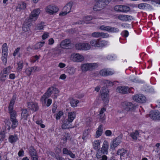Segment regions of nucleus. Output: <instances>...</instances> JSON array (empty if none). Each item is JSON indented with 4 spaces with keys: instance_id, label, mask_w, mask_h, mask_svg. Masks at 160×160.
I'll list each match as a JSON object with an SVG mask.
<instances>
[{
    "instance_id": "obj_7",
    "label": "nucleus",
    "mask_w": 160,
    "mask_h": 160,
    "mask_svg": "<svg viewBox=\"0 0 160 160\" xmlns=\"http://www.w3.org/2000/svg\"><path fill=\"white\" fill-rule=\"evenodd\" d=\"M40 10L38 9H36L34 10L31 12L29 16V20L30 22L32 21H35L37 19L38 16L40 13Z\"/></svg>"
},
{
    "instance_id": "obj_16",
    "label": "nucleus",
    "mask_w": 160,
    "mask_h": 160,
    "mask_svg": "<svg viewBox=\"0 0 160 160\" xmlns=\"http://www.w3.org/2000/svg\"><path fill=\"white\" fill-rule=\"evenodd\" d=\"M72 122L68 120V119H66L63 122V124L62 125V128L63 129H67L69 128H71L72 127Z\"/></svg>"
},
{
    "instance_id": "obj_8",
    "label": "nucleus",
    "mask_w": 160,
    "mask_h": 160,
    "mask_svg": "<svg viewBox=\"0 0 160 160\" xmlns=\"http://www.w3.org/2000/svg\"><path fill=\"white\" fill-rule=\"evenodd\" d=\"M133 99L137 102L143 103L146 101V97L143 94H140L133 96Z\"/></svg>"
},
{
    "instance_id": "obj_63",
    "label": "nucleus",
    "mask_w": 160,
    "mask_h": 160,
    "mask_svg": "<svg viewBox=\"0 0 160 160\" xmlns=\"http://www.w3.org/2000/svg\"><path fill=\"white\" fill-rule=\"evenodd\" d=\"M98 116L99 119L102 121H104L105 119V114H99Z\"/></svg>"
},
{
    "instance_id": "obj_27",
    "label": "nucleus",
    "mask_w": 160,
    "mask_h": 160,
    "mask_svg": "<svg viewBox=\"0 0 160 160\" xmlns=\"http://www.w3.org/2000/svg\"><path fill=\"white\" fill-rule=\"evenodd\" d=\"M89 71H92L95 70L98 67V64L95 63H88Z\"/></svg>"
},
{
    "instance_id": "obj_18",
    "label": "nucleus",
    "mask_w": 160,
    "mask_h": 160,
    "mask_svg": "<svg viewBox=\"0 0 160 160\" xmlns=\"http://www.w3.org/2000/svg\"><path fill=\"white\" fill-rule=\"evenodd\" d=\"M103 126L102 125H100L97 128V130L96 132L95 135L96 138H98L102 135L103 132Z\"/></svg>"
},
{
    "instance_id": "obj_15",
    "label": "nucleus",
    "mask_w": 160,
    "mask_h": 160,
    "mask_svg": "<svg viewBox=\"0 0 160 160\" xmlns=\"http://www.w3.org/2000/svg\"><path fill=\"white\" fill-rule=\"evenodd\" d=\"M108 150V143L106 140H105L103 143L102 146L100 150L103 154H107Z\"/></svg>"
},
{
    "instance_id": "obj_45",
    "label": "nucleus",
    "mask_w": 160,
    "mask_h": 160,
    "mask_svg": "<svg viewBox=\"0 0 160 160\" xmlns=\"http://www.w3.org/2000/svg\"><path fill=\"white\" fill-rule=\"evenodd\" d=\"M83 43L78 42L75 45V47L76 49L79 50H82V46Z\"/></svg>"
},
{
    "instance_id": "obj_23",
    "label": "nucleus",
    "mask_w": 160,
    "mask_h": 160,
    "mask_svg": "<svg viewBox=\"0 0 160 160\" xmlns=\"http://www.w3.org/2000/svg\"><path fill=\"white\" fill-rule=\"evenodd\" d=\"M92 18H93L91 16H88L85 17L83 18V19L84 20H80L78 22H77L76 23L78 24H83L85 22L89 21L92 19Z\"/></svg>"
},
{
    "instance_id": "obj_64",
    "label": "nucleus",
    "mask_w": 160,
    "mask_h": 160,
    "mask_svg": "<svg viewBox=\"0 0 160 160\" xmlns=\"http://www.w3.org/2000/svg\"><path fill=\"white\" fill-rule=\"evenodd\" d=\"M36 122L37 124L39 125L42 128H43L45 127V125L42 123V121L41 120L37 121Z\"/></svg>"
},
{
    "instance_id": "obj_25",
    "label": "nucleus",
    "mask_w": 160,
    "mask_h": 160,
    "mask_svg": "<svg viewBox=\"0 0 160 160\" xmlns=\"http://www.w3.org/2000/svg\"><path fill=\"white\" fill-rule=\"evenodd\" d=\"M37 69V68L35 67L28 68L26 69L25 72L27 75L29 76L32 72H35V70Z\"/></svg>"
},
{
    "instance_id": "obj_22",
    "label": "nucleus",
    "mask_w": 160,
    "mask_h": 160,
    "mask_svg": "<svg viewBox=\"0 0 160 160\" xmlns=\"http://www.w3.org/2000/svg\"><path fill=\"white\" fill-rule=\"evenodd\" d=\"M72 5V2H70L64 7L63 11L68 13H69L70 12Z\"/></svg>"
},
{
    "instance_id": "obj_56",
    "label": "nucleus",
    "mask_w": 160,
    "mask_h": 160,
    "mask_svg": "<svg viewBox=\"0 0 160 160\" xmlns=\"http://www.w3.org/2000/svg\"><path fill=\"white\" fill-rule=\"evenodd\" d=\"M106 59L108 60H112L116 59V57L115 55H108L106 57Z\"/></svg>"
},
{
    "instance_id": "obj_50",
    "label": "nucleus",
    "mask_w": 160,
    "mask_h": 160,
    "mask_svg": "<svg viewBox=\"0 0 160 160\" xmlns=\"http://www.w3.org/2000/svg\"><path fill=\"white\" fill-rule=\"evenodd\" d=\"M18 67L17 69L18 70H21L23 67V62L22 61H20L18 63Z\"/></svg>"
},
{
    "instance_id": "obj_37",
    "label": "nucleus",
    "mask_w": 160,
    "mask_h": 160,
    "mask_svg": "<svg viewBox=\"0 0 160 160\" xmlns=\"http://www.w3.org/2000/svg\"><path fill=\"white\" fill-rule=\"evenodd\" d=\"M10 67H8L7 68H4L1 72V74H3L8 76L9 73L10 72V70L11 69Z\"/></svg>"
},
{
    "instance_id": "obj_58",
    "label": "nucleus",
    "mask_w": 160,
    "mask_h": 160,
    "mask_svg": "<svg viewBox=\"0 0 160 160\" xmlns=\"http://www.w3.org/2000/svg\"><path fill=\"white\" fill-rule=\"evenodd\" d=\"M126 21H129L134 19L133 17L131 15H126Z\"/></svg>"
},
{
    "instance_id": "obj_54",
    "label": "nucleus",
    "mask_w": 160,
    "mask_h": 160,
    "mask_svg": "<svg viewBox=\"0 0 160 160\" xmlns=\"http://www.w3.org/2000/svg\"><path fill=\"white\" fill-rule=\"evenodd\" d=\"M7 77V76L4 75L3 74H1L0 73V80L1 81L4 82L6 80V77Z\"/></svg>"
},
{
    "instance_id": "obj_35",
    "label": "nucleus",
    "mask_w": 160,
    "mask_h": 160,
    "mask_svg": "<svg viewBox=\"0 0 160 160\" xmlns=\"http://www.w3.org/2000/svg\"><path fill=\"white\" fill-rule=\"evenodd\" d=\"M17 140V136L15 135H11L10 136L9 138V142L12 143L16 142Z\"/></svg>"
},
{
    "instance_id": "obj_19",
    "label": "nucleus",
    "mask_w": 160,
    "mask_h": 160,
    "mask_svg": "<svg viewBox=\"0 0 160 160\" xmlns=\"http://www.w3.org/2000/svg\"><path fill=\"white\" fill-rule=\"evenodd\" d=\"M117 90L119 93L123 94L129 92V89L126 87H119Z\"/></svg>"
},
{
    "instance_id": "obj_40",
    "label": "nucleus",
    "mask_w": 160,
    "mask_h": 160,
    "mask_svg": "<svg viewBox=\"0 0 160 160\" xmlns=\"http://www.w3.org/2000/svg\"><path fill=\"white\" fill-rule=\"evenodd\" d=\"M126 153V151L123 149H119L117 152V154L121 156H123Z\"/></svg>"
},
{
    "instance_id": "obj_26",
    "label": "nucleus",
    "mask_w": 160,
    "mask_h": 160,
    "mask_svg": "<svg viewBox=\"0 0 160 160\" xmlns=\"http://www.w3.org/2000/svg\"><path fill=\"white\" fill-rule=\"evenodd\" d=\"M76 117V112H72L68 113V120H70L72 122Z\"/></svg>"
},
{
    "instance_id": "obj_48",
    "label": "nucleus",
    "mask_w": 160,
    "mask_h": 160,
    "mask_svg": "<svg viewBox=\"0 0 160 160\" xmlns=\"http://www.w3.org/2000/svg\"><path fill=\"white\" fill-rule=\"evenodd\" d=\"M11 121L12 122V128H15L18 125V122L16 118L11 119Z\"/></svg>"
},
{
    "instance_id": "obj_62",
    "label": "nucleus",
    "mask_w": 160,
    "mask_h": 160,
    "mask_svg": "<svg viewBox=\"0 0 160 160\" xmlns=\"http://www.w3.org/2000/svg\"><path fill=\"white\" fill-rule=\"evenodd\" d=\"M105 83L106 84L107 86H112L113 85V82L108 80H105Z\"/></svg>"
},
{
    "instance_id": "obj_43",
    "label": "nucleus",
    "mask_w": 160,
    "mask_h": 160,
    "mask_svg": "<svg viewBox=\"0 0 160 160\" xmlns=\"http://www.w3.org/2000/svg\"><path fill=\"white\" fill-rule=\"evenodd\" d=\"M119 29L117 28L109 26L108 32H119Z\"/></svg>"
},
{
    "instance_id": "obj_2",
    "label": "nucleus",
    "mask_w": 160,
    "mask_h": 160,
    "mask_svg": "<svg viewBox=\"0 0 160 160\" xmlns=\"http://www.w3.org/2000/svg\"><path fill=\"white\" fill-rule=\"evenodd\" d=\"M111 1V0H95L96 3L93 6V10L95 12L101 11L104 8L106 5Z\"/></svg>"
},
{
    "instance_id": "obj_4",
    "label": "nucleus",
    "mask_w": 160,
    "mask_h": 160,
    "mask_svg": "<svg viewBox=\"0 0 160 160\" xmlns=\"http://www.w3.org/2000/svg\"><path fill=\"white\" fill-rule=\"evenodd\" d=\"M108 92L107 88H103L101 91V98L105 104H107L109 102Z\"/></svg>"
},
{
    "instance_id": "obj_20",
    "label": "nucleus",
    "mask_w": 160,
    "mask_h": 160,
    "mask_svg": "<svg viewBox=\"0 0 160 160\" xmlns=\"http://www.w3.org/2000/svg\"><path fill=\"white\" fill-rule=\"evenodd\" d=\"M26 7L25 3L21 2L19 3L16 7V10L18 12H20L22 10L24 9Z\"/></svg>"
},
{
    "instance_id": "obj_21",
    "label": "nucleus",
    "mask_w": 160,
    "mask_h": 160,
    "mask_svg": "<svg viewBox=\"0 0 160 160\" xmlns=\"http://www.w3.org/2000/svg\"><path fill=\"white\" fill-rule=\"evenodd\" d=\"M28 116L27 110L26 109H23L22 110V112L21 113V120L23 122L27 120V118Z\"/></svg>"
},
{
    "instance_id": "obj_9",
    "label": "nucleus",
    "mask_w": 160,
    "mask_h": 160,
    "mask_svg": "<svg viewBox=\"0 0 160 160\" xmlns=\"http://www.w3.org/2000/svg\"><path fill=\"white\" fill-rule=\"evenodd\" d=\"M149 116L153 120H160V113L157 110L151 111L150 112Z\"/></svg>"
},
{
    "instance_id": "obj_34",
    "label": "nucleus",
    "mask_w": 160,
    "mask_h": 160,
    "mask_svg": "<svg viewBox=\"0 0 160 160\" xmlns=\"http://www.w3.org/2000/svg\"><path fill=\"white\" fill-rule=\"evenodd\" d=\"M79 102V101L77 99H72L70 100V104L72 107H75L77 106V104Z\"/></svg>"
},
{
    "instance_id": "obj_10",
    "label": "nucleus",
    "mask_w": 160,
    "mask_h": 160,
    "mask_svg": "<svg viewBox=\"0 0 160 160\" xmlns=\"http://www.w3.org/2000/svg\"><path fill=\"white\" fill-rule=\"evenodd\" d=\"M122 137L119 136L114 140L111 143L110 148L114 149L118 146L121 142Z\"/></svg>"
},
{
    "instance_id": "obj_6",
    "label": "nucleus",
    "mask_w": 160,
    "mask_h": 160,
    "mask_svg": "<svg viewBox=\"0 0 160 160\" xmlns=\"http://www.w3.org/2000/svg\"><path fill=\"white\" fill-rule=\"evenodd\" d=\"M52 89H53V87L50 88L47 92H46L42 97L41 100L42 103L45 105L47 99L49 97L52 93L53 91Z\"/></svg>"
},
{
    "instance_id": "obj_46",
    "label": "nucleus",
    "mask_w": 160,
    "mask_h": 160,
    "mask_svg": "<svg viewBox=\"0 0 160 160\" xmlns=\"http://www.w3.org/2000/svg\"><path fill=\"white\" fill-rule=\"evenodd\" d=\"M122 5H117L115 6L114 7V10L118 12H122Z\"/></svg>"
},
{
    "instance_id": "obj_36",
    "label": "nucleus",
    "mask_w": 160,
    "mask_h": 160,
    "mask_svg": "<svg viewBox=\"0 0 160 160\" xmlns=\"http://www.w3.org/2000/svg\"><path fill=\"white\" fill-rule=\"evenodd\" d=\"M122 12L127 13L130 10V8L127 5H122Z\"/></svg>"
},
{
    "instance_id": "obj_3",
    "label": "nucleus",
    "mask_w": 160,
    "mask_h": 160,
    "mask_svg": "<svg viewBox=\"0 0 160 160\" xmlns=\"http://www.w3.org/2000/svg\"><path fill=\"white\" fill-rule=\"evenodd\" d=\"M16 99V98L15 96H13L12 98L8 107V110L11 116V120L16 118V112L15 111L13 110V106L14 104Z\"/></svg>"
},
{
    "instance_id": "obj_29",
    "label": "nucleus",
    "mask_w": 160,
    "mask_h": 160,
    "mask_svg": "<svg viewBox=\"0 0 160 160\" xmlns=\"http://www.w3.org/2000/svg\"><path fill=\"white\" fill-rule=\"evenodd\" d=\"M90 130L89 129L85 130L83 133L82 139L85 140L89 138L90 136Z\"/></svg>"
},
{
    "instance_id": "obj_33",
    "label": "nucleus",
    "mask_w": 160,
    "mask_h": 160,
    "mask_svg": "<svg viewBox=\"0 0 160 160\" xmlns=\"http://www.w3.org/2000/svg\"><path fill=\"white\" fill-rule=\"evenodd\" d=\"M139 134L138 131H136L131 133L130 136L134 140H136L139 136Z\"/></svg>"
},
{
    "instance_id": "obj_59",
    "label": "nucleus",
    "mask_w": 160,
    "mask_h": 160,
    "mask_svg": "<svg viewBox=\"0 0 160 160\" xmlns=\"http://www.w3.org/2000/svg\"><path fill=\"white\" fill-rule=\"evenodd\" d=\"M69 134L68 133H65L64 135V136L63 137V140L64 141L63 143L65 142H66L67 140L69 139Z\"/></svg>"
},
{
    "instance_id": "obj_32",
    "label": "nucleus",
    "mask_w": 160,
    "mask_h": 160,
    "mask_svg": "<svg viewBox=\"0 0 160 160\" xmlns=\"http://www.w3.org/2000/svg\"><path fill=\"white\" fill-rule=\"evenodd\" d=\"M30 23H27L25 21V23L23 24L22 26V30L25 32H27L30 30Z\"/></svg>"
},
{
    "instance_id": "obj_30",
    "label": "nucleus",
    "mask_w": 160,
    "mask_h": 160,
    "mask_svg": "<svg viewBox=\"0 0 160 160\" xmlns=\"http://www.w3.org/2000/svg\"><path fill=\"white\" fill-rule=\"evenodd\" d=\"M93 148L95 150L98 149L100 147V142L99 140H95L92 143Z\"/></svg>"
},
{
    "instance_id": "obj_61",
    "label": "nucleus",
    "mask_w": 160,
    "mask_h": 160,
    "mask_svg": "<svg viewBox=\"0 0 160 160\" xmlns=\"http://www.w3.org/2000/svg\"><path fill=\"white\" fill-rule=\"evenodd\" d=\"M5 137V134L4 132H2L0 133V143Z\"/></svg>"
},
{
    "instance_id": "obj_12",
    "label": "nucleus",
    "mask_w": 160,
    "mask_h": 160,
    "mask_svg": "<svg viewBox=\"0 0 160 160\" xmlns=\"http://www.w3.org/2000/svg\"><path fill=\"white\" fill-rule=\"evenodd\" d=\"M92 36L95 38L101 37L102 38H107L109 37V34L106 33L96 32L92 34Z\"/></svg>"
},
{
    "instance_id": "obj_60",
    "label": "nucleus",
    "mask_w": 160,
    "mask_h": 160,
    "mask_svg": "<svg viewBox=\"0 0 160 160\" xmlns=\"http://www.w3.org/2000/svg\"><path fill=\"white\" fill-rule=\"evenodd\" d=\"M8 53L2 52V60H7Z\"/></svg>"
},
{
    "instance_id": "obj_53",
    "label": "nucleus",
    "mask_w": 160,
    "mask_h": 160,
    "mask_svg": "<svg viewBox=\"0 0 160 160\" xmlns=\"http://www.w3.org/2000/svg\"><path fill=\"white\" fill-rule=\"evenodd\" d=\"M109 26H106L105 25H102L100 27V29L102 30L106 31H108Z\"/></svg>"
},
{
    "instance_id": "obj_49",
    "label": "nucleus",
    "mask_w": 160,
    "mask_h": 160,
    "mask_svg": "<svg viewBox=\"0 0 160 160\" xmlns=\"http://www.w3.org/2000/svg\"><path fill=\"white\" fill-rule=\"evenodd\" d=\"M126 15L119 14L117 16V18L121 21H126Z\"/></svg>"
},
{
    "instance_id": "obj_5",
    "label": "nucleus",
    "mask_w": 160,
    "mask_h": 160,
    "mask_svg": "<svg viewBox=\"0 0 160 160\" xmlns=\"http://www.w3.org/2000/svg\"><path fill=\"white\" fill-rule=\"evenodd\" d=\"M115 73L114 71L110 68H104L99 72L100 75L103 77L112 75Z\"/></svg>"
},
{
    "instance_id": "obj_39",
    "label": "nucleus",
    "mask_w": 160,
    "mask_h": 160,
    "mask_svg": "<svg viewBox=\"0 0 160 160\" xmlns=\"http://www.w3.org/2000/svg\"><path fill=\"white\" fill-rule=\"evenodd\" d=\"M29 152L30 155L31 157H34L37 155L36 151L33 147H31L30 148Z\"/></svg>"
},
{
    "instance_id": "obj_31",
    "label": "nucleus",
    "mask_w": 160,
    "mask_h": 160,
    "mask_svg": "<svg viewBox=\"0 0 160 160\" xmlns=\"http://www.w3.org/2000/svg\"><path fill=\"white\" fill-rule=\"evenodd\" d=\"M98 43V47H102L107 45L108 44V41L103 40H100L99 39Z\"/></svg>"
},
{
    "instance_id": "obj_14",
    "label": "nucleus",
    "mask_w": 160,
    "mask_h": 160,
    "mask_svg": "<svg viewBox=\"0 0 160 160\" xmlns=\"http://www.w3.org/2000/svg\"><path fill=\"white\" fill-rule=\"evenodd\" d=\"M84 59V56L78 53H73L71 55L70 59L71 60H83Z\"/></svg>"
},
{
    "instance_id": "obj_42",
    "label": "nucleus",
    "mask_w": 160,
    "mask_h": 160,
    "mask_svg": "<svg viewBox=\"0 0 160 160\" xmlns=\"http://www.w3.org/2000/svg\"><path fill=\"white\" fill-rule=\"evenodd\" d=\"M2 52L8 53V49L7 43H4L2 46Z\"/></svg>"
},
{
    "instance_id": "obj_28",
    "label": "nucleus",
    "mask_w": 160,
    "mask_h": 160,
    "mask_svg": "<svg viewBox=\"0 0 160 160\" xmlns=\"http://www.w3.org/2000/svg\"><path fill=\"white\" fill-rule=\"evenodd\" d=\"M89 66L88 63L82 64L81 66V69L83 72H86L89 71Z\"/></svg>"
},
{
    "instance_id": "obj_13",
    "label": "nucleus",
    "mask_w": 160,
    "mask_h": 160,
    "mask_svg": "<svg viewBox=\"0 0 160 160\" xmlns=\"http://www.w3.org/2000/svg\"><path fill=\"white\" fill-rule=\"evenodd\" d=\"M62 48L64 49H68L71 47V43L69 39H66L62 41L60 44Z\"/></svg>"
},
{
    "instance_id": "obj_52",
    "label": "nucleus",
    "mask_w": 160,
    "mask_h": 160,
    "mask_svg": "<svg viewBox=\"0 0 160 160\" xmlns=\"http://www.w3.org/2000/svg\"><path fill=\"white\" fill-rule=\"evenodd\" d=\"M148 4L147 3H141L138 4V7L140 9H143L147 6Z\"/></svg>"
},
{
    "instance_id": "obj_1",
    "label": "nucleus",
    "mask_w": 160,
    "mask_h": 160,
    "mask_svg": "<svg viewBox=\"0 0 160 160\" xmlns=\"http://www.w3.org/2000/svg\"><path fill=\"white\" fill-rule=\"evenodd\" d=\"M121 107L123 109L122 110H118V112L121 113L123 112H128L135 110L136 106L132 102H124L121 104Z\"/></svg>"
},
{
    "instance_id": "obj_11",
    "label": "nucleus",
    "mask_w": 160,
    "mask_h": 160,
    "mask_svg": "<svg viewBox=\"0 0 160 160\" xmlns=\"http://www.w3.org/2000/svg\"><path fill=\"white\" fill-rule=\"evenodd\" d=\"M58 8L54 6L49 5L47 7L46 11L47 12L50 14H52L58 11Z\"/></svg>"
},
{
    "instance_id": "obj_55",
    "label": "nucleus",
    "mask_w": 160,
    "mask_h": 160,
    "mask_svg": "<svg viewBox=\"0 0 160 160\" xmlns=\"http://www.w3.org/2000/svg\"><path fill=\"white\" fill-rule=\"evenodd\" d=\"M102 153L101 150H98L97 152L96 156L97 159L100 158V157L103 156L102 155Z\"/></svg>"
},
{
    "instance_id": "obj_38",
    "label": "nucleus",
    "mask_w": 160,
    "mask_h": 160,
    "mask_svg": "<svg viewBox=\"0 0 160 160\" xmlns=\"http://www.w3.org/2000/svg\"><path fill=\"white\" fill-rule=\"evenodd\" d=\"M98 41L99 39H93L90 42V45L92 46L98 47Z\"/></svg>"
},
{
    "instance_id": "obj_41",
    "label": "nucleus",
    "mask_w": 160,
    "mask_h": 160,
    "mask_svg": "<svg viewBox=\"0 0 160 160\" xmlns=\"http://www.w3.org/2000/svg\"><path fill=\"white\" fill-rule=\"evenodd\" d=\"M45 43V42L44 41H42L41 42H40L38 43H37L36 44L35 46L34 49H39L42 47L43 46L44 44Z\"/></svg>"
},
{
    "instance_id": "obj_51",
    "label": "nucleus",
    "mask_w": 160,
    "mask_h": 160,
    "mask_svg": "<svg viewBox=\"0 0 160 160\" xmlns=\"http://www.w3.org/2000/svg\"><path fill=\"white\" fill-rule=\"evenodd\" d=\"M76 69L73 68H70L68 70V73L71 75L73 74L76 72Z\"/></svg>"
},
{
    "instance_id": "obj_44",
    "label": "nucleus",
    "mask_w": 160,
    "mask_h": 160,
    "mask_svg": "<svg viewBox=\"0 0 160 160\" xmlns=\"http://www.w3.org/2000/svg\"><path fill=\"white\" fill-rule=\"evenodd\" d=\"M82 50H88L91 48L90 45L88 43H83Z\"/></svg>"
},
{
    "instance_id": "obj_47",
    "label": "nucleus",
    "mask_w": 160,
    "mask_h": 160,
    "mask_svg": "<svg viewBox=\"0 0 160 160\" xmlns=\"http://www.w3.org/2000/svg\"><path fill=\"white\" fill-rule=\"evenodd\" d=\"M44 22H41L40 23L37 25L35 28V30H40L42 29L43 28Z\"/></svg>"
},
{
    "instance_id": "obj_57",
    "label": "nucleus",
    "mask_w": 160,
    "mask_h": 160,
    "mask_svg": "<svg viewBox=\"0 0 160 160\" xmlns=\"http://www.w3.org/2000/svg\"><path fill=\"white\" fill-rule=\"evenodd\" d=\"M63 113L62 111H59L57 114L56 119L59 120L60 119L61 117L63 115Z\"/></svg>"
},
{
    "instance_id": "obj_24",
    "label": "nucleus",
    "mask_w": 160,
    "mask_h": 160,
    "mask_svg": "<svg viewBox=\"0 0 160 160\" xmlns=\"http://www.w3.org/2000/svg\"><path fill=\"white\" fill-rule=\"evenodd\" d=\"M62 152L63 154L69 155L72 158H74L75 157V155L74 154L66 148H64L63 149Z\"/></svg>"
},
{
    "instance_id": "obj_17",
    "label": "nucleus",
    "mask_w": 160,
    "mask_h": 160,
    "mask_svg": "<svg viewBox=\"0 0 160 160\" xmlns=\"http://www.w3.org/2000/svg\"><path fill=\"white\" fill-rule=\"evenodd\" d=\"M28 108L30 109L36 111L38 109V106L37 103L33 102H29L28 103Z\"/></svg>"
}]
</instances>
